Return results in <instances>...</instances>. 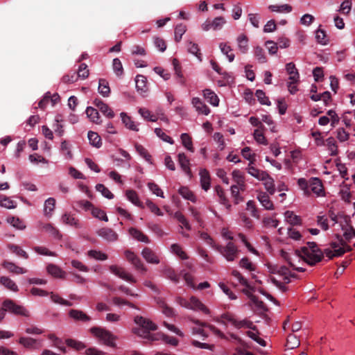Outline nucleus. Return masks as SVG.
<instances>
[{
  "mask_svg": "<svg viewBox=\"0 0 355 355\" xmlns=\"http://www.w3.org/2000/svg\"><path fill=\"white\" fill-rule=\"evenodd\" d=\"M187 51L189 53L196 55V58L198 60H200V61L202 60V59H201L202 54L200 52V49L197 44L193 43L191 41H189L187 43Z\"/></svg>",
  "mask_w": 355,
  "mask_h": 355,
  "instance_id": "nucleus-30",
  "label": "nucleus"
},
{
  "mask_svg": "<svg viewBox=\"0 0 355 355\" xmlns=\"http://www.w3.org/2000/svg\"><path fill=\"white\" fill-rule=\"evenodd\" d=\"M211 21L212 29L214 31L220 30L222 28L224 24H225L226 21L223 17H216Z\"/></svg>",
  "mask_w": 355,
  "mask_h": 355,
  "instance_id": "nucleus-62",
  "label": "nucleus"
},
{
  "mask_svg": "<svg viewBox=\"0 0 355 355\" xmlns=\"http://www.w3.org/2000/svg\"><path fill=\"white\" fill-rule=\"evenodd\" d=\"M141 255L148 263L153 264H158L159 263L158 256L149 248H144L141 252Z\"/></svg>",
  "mask_w": 355,
  "mask_h": 355,
  "instance_id": "nucleus-11",
  "label": "nucleus"
},
{
  "mask_svg": "<svg viewBox=\"0 0 355 355\" xmlns=\"http://www.w3.org/2000/svg\"><path fill=\"white\" fill-rule=\"evenodd\" d=\"M2 266L8 271L15 274H24L26 272V270L19 266H17L15 263L8 261H4L2 263Z\"/></svg>",
  "mask_w": 355,
  "mask_h": 355,
  "instance_id": "nucleus-20",
  "label": "nucleus"
},
{
  "mask_svg": "<svg viewBox=\"0 0 355 355\" xmlns=\"http://www.w3.org/2000/svg\"><path fill=\"white\" fill-rule=\"evenodd\" d=\"M129 233L134 239H137L139 241L144 242L146 243H150L148 237L146 235H145L141 231L135 227H130L129 229Z\"/></svg>",
  "mask_w": 355,
  "mask_h": 355,
  "instance_id": "nucleus-19",
  "label": "nucleus"
},
{
  "mask_svg": "<svg viewBox=\"0 0 355 355\" xmlns=\"http://www.w3.org/2000/svg\"><path fill=\"white\" fill-rule=\"evenodd\" d=\"M97 234L108 242H113L118 239V234L109 227L101 228L97 231Z\"/></svg>",
  "mask_w": 355,
  "mask_h": 355,
  "instance_id": "nucleus-8",
  "label": "nucleus"
},
{
  "mask_svg": "<svg viewBox=\"0 0 355 355\" xmlns=\"http://www.w3.org/2000/svg\"><path fill=\"white\" fill-rule=\"evenodd\" d=\"M186 32V26L180 24L175 28V40L178 42L181 40L182 35Z\"/></svg>",
  "mask_w": 355,
  "mask_h": 355,
  "instance_id": "nucleus-58",
  "label": "nucleus"
},
{
  "mask_svg": "<svg viewBox=\"0 0 355 355\" xmlns=\"http://www.w3.org/2000/svg\"><path fill=\"white\" fill-rule=\"evenodd\" d=\"M126 197L134 205L137 206H140V202L139 200V197L136 191L133 190H128L126 191Z\"/></svg>",
  "mask_w": 355,
  "mask_h": 355,
  "instance_id": "nucleus-59",
  "label": "nucleus"
},
{
  "mask_svg": "<svg viewBox=\"0 0 355 355\" xmlns=\"http://www.w3.org/2000/svg\"><path fill=\"white\" fill-rule=\"evenodd\" d=\"M8 248L12 253H15L24 259L28 258V254L18 245L15 244H8Z\"/></svg>",
  "mask_w": 355,
  "mask_h": 355,
  "instance_id": "nucleus-41",
  "label": "nucleus"
},
{
  "mask_svg": "<svg viewBox=\"0 0 355 355\" xmlns=\"http://www.w3.org/2000/svg\"><path fill=\"white\" fill-rule=\"evenodd\" d=\"M286 221L292 225H301L302 219L299 216L295 215L293 211H286L284 214Z\"/></svg>",
  "mask_w": 355,
  "mask_h": 355,
  "instance_id": "nucleus-26",
  "label": "nucleus"
},
{
  "mask_svg": "<svg viewBox=\"0 0 355 355\" xmlns=\"http://www.w3.org/2000/svg\"><path fill=\"white\" fill-rule=\"evenodd\" d=\"M90 331L92 334L102 340L105 345L111 347H116V343L114 341L116 339V337L110 331L101 327H94L90 329Z\"/></svg>",
  "mask_w": 355,
  "mask_h": 355,
  "instance_id": "nucleus-2",
  "label": "nucleus"
},
{
  "mask_svg": "<svg viewBox=\"0 0 355 355\" xmlns=\"http://www.w3.org/2000/svg\"><path fill=\"white\" fill-rule=\"evenodd\" d=\"M50 297L51 300L56 304H60L64 306H72V303L68 300H64L61 297H60L58 295L53 293L51 292L50 293Z\"/></svg>",
  "mask_w": 355,
  "mask_h": 355,
  "instance_id": "nucleus-50",
  "label": "nucleus"
},
{
  "mask_svg": "<svg viewBox=\"0 0 355 355\" xmlns=\"http://www.w3.org/2000/svg\"><path fill=\"white\" fill-rule=\"evenodd\" d=\"M139 113L144 119L149 120L150 121L155 122L157 120V117L155 115L152 114L150 110H148L146 108H139Z\"/></svg>",
  "mask_w": 355,
  "mask_h": 355,
  "instance_id": "nucleus-51",
  "label": "nucleus"
},
{
  "mask_svg": "<svg viewBox=\"0 0 355 355\" xmlns=\"http://www.w3.org/2000/svg\"><path fill=\"white\" fill-rule=\"evenodd\" d=\"M200 177V184L202 187V189L205 191H207L210 188V175L209 171L205 169H201L199 173Z\"/></svg>",
  "mask_w": 355,
  "mask_h": 355,
  "instance_id": "nucleus-18",
  "label": "nucleus"
},
{
  "mask_svg": "<svg viewBox=\"0 0 355 355\" xmlns=\"http://www.w3.org/2000/svg\"><path fill=\"white\" fill-rule=\"evenodd\" d=\"M62 220L64 224L69 225L75 227L76 228H79L80 227L78 223V220L70 214H64L62 216Z\"/></svg>",
  "mask_w": 355,
  "mask_h": 355,
  "instance_id": "nucleus-29",
  "label": "nucleus"
},
{
  "mask_svg": "<svg viewBox=\"0 0 355 355\" xmlns=\"http://www.w3.org/2000/svg\"><path fill=\"white\" fill-rule=\"evenodd\" d=\"M342 230L344 232L343 236L346 241H350L353 237L355 238V229L351 224V220L349 217H345V224H341Z\"/></svg>",
  "mask_w": 355,
  "mask_h": 355,
  "instance_id": "nucleus-6",
  "label": "nucleus"
},
{
  "mask_svg": "<svg viewBox=\"0 0 355 355\" xmlns=\"http://www.w3.org/2000/svg\"><path fill=\"white\" fill-rule=\"evenodd\" d=\"M312 191L317 196H320L324 192L322 181L318 178H312L309 181V192Z\"/></svg>",
  "mask_w": 355,
  "mask_h": 355,
  "instance_id": "nucleus-12",
  "label": "nucleus"
},
{
  "mask_svg": "<svg viewBox=\"0 0 355 355\" xmlns=\"http://www.w3.org/2000/svg\"><path fill=\"white\" fill-rule=\"evenodd\" d=\"M0 283L12 291L17 292L18 291L16 284L7 277H1L0 278Z\"/></svg>",
  "mask_w": 355,
  "mask_h": 355,
  "instance_id": "nucleus-34",
  "label": "nucleus"
},
{
  "mask_svg": "<svg viewBox=\"0 0 355 355\" xmlns=\"http://www.w3.org/2000/svg\"><path fill=\"white\" fill-rule=\"evenodd\" d=\"M47 272L55 277L62 278V270L56 265L49 264L46 268Z\"/></svg>",
  "mask_w": 355,
  "mask_h": 355,
  "instance_id": "nucleus-37",
  "label": "nucleus"
},
{
  "mask_svg": "<svg viewBox=\"0 0 355 355\" xmlns=\"http://www.w3.org/2000/svg\"><path fill=\"white\" fill-rule=\"evenodd\" d=\"M87 255L96 260L104 261L107 259V255L101 251L91 250L88 251Z\"/></svg>",
  "mask_w": 355,
  "mask_h": 355,
  "instance_id": "nucleus-48",
  "label": "nucleus"
},
{
  "mask_svg": "<svg viewBox=\"0 0 355 355\" xmlns=\"http://www.w3.org/2000/svg\"><path fill=\"white\" fill-rule=\"evenodd\" d=\"M250 300L255 305V306L259 311L261 312L267 311V307L264 302H262L261 300H259L257 296L250 295Z\"/></svg>",
  "mask_w": 355,
  "mask_h": 355,
  "instance_id": "nucleus-57",
  "label": "nucleus"
},
{
  "mask_svg": "<svg viewBox=\"0 0 355 355\" xmlns=\"http://www.w3.org/2000/svg\"><path fill=\"white\" fill-rule=\"evenodd\" d=\"M306 245V246L302 247L300 250H296L295 254L297 257L302 258L310 266H314L321 261L324 254L329 259L336 257L334 250L327 248L322 252L315 242H307Z\"/></svg>",
  "mask_w": 355,
  "mask_h": 355,
  "instance_id": "nucleus-1",
  "label": "nucleus"
},
{
  "mask_svg": "<svg viewBox=\"0 0 355 355\" xmlns=\"http://www.w3.org/2000/svg\"><path fill=\"white\" fill-rule=\"evenodd\" d=\"M69 315L75 321L88 322L91 320V318L83 311L78 309H71L69 311Z\"/></svg>",
  "mask_w": 355,
  "mask_h": 355,
  "instance_id": "nucleus-15",
  "label": "nucleus"
},
{
  "mask_svg": "<svg viewBox=\"0 0 355 355\" xmlns=\"http://www.w3.org/2000/svg\"><path fill=\"white\" fill-rule=\"evenodd\" d=\"M261 180L264 182L263 184L267 191L270 195H273L275 191L273 179L268 174V177L266 179Z\"/></svg>",
  "mask_w": 355,
  "mask_h": 355,
  "instance_id": "nucleus-43",
  "label": "nucleus"
},
{
  "mask_svg": "<svg viewBox=\"0 0 355 355\" xmlns=\"http://www.w3.org/2000/svg\"><path fill=\"white\" fill-rule=\"evenodd\" d=\"M193 323L202 327H208L213 334L216 335L217 336L220 337L222 339L225 340H229L228 337L225 336L221 331H220L218 329H217L214 325L207 324L206 322H202L197 319H191V320Z\"/></svg>",
  "mask_w": 355,
  "mask_h": 355,
  "instance_id": "nucleus-13",
  "label": "nucleus"
},
{
  "mask_svg": "<svg viewBox=\"0 0 355 355\" xmlns=\"http://www.w3.org/2000/svg\"><path fill=\"white\" fill-rule=\"evenodd\" d=\"M96 189L101 192V194L107 199H112L114 198L112 193L103 184H96Z\"/></svg>",
  "mask_w": 355,
  "mask_h": 355,
  "instance_id": "nucleus-54",
  "label": "nucleus"
},
{
  "mask_svg": "<svg viewBox=\"0 0 355 355\" xmlns=\"http://www.w3.org/2000/svg\"><path fill=\"white\" fill-rule=\"evenodd\" d=\"M120 115L123 123L125 125L127 128L134 131L139 130L135 122L132 121L131 118L128 116L125 112H121Z\"/></svg>",
  "mask_w": 355,
  "mask_h": 355,
  "instance_id": "nucleus-27",
  "label": "nucleus"
},
{
  "mask_svg": "<svg viewBox=\"0 0 355 355\" xmlns=\"http://www.w3.org/2000/svg\"><path fill=\"white\" fill-rule=\"evenodd\" d=\"M286 71L290 75L289 80L293 82H297L300 78V75L295 65L293 62H289L286 66Z\"/></svg>",
  "mask_w": 355,
  "mask_h": 355,
  "instance_id": "nucleus-21",
  "label": "nucleus"
},
{
  "mask_svg": "<svg viewBox=\"0 0 355 355\" xmlns=\"http://www.w3.org/2000/svg\"><path fill=\"white\" fill-rule=\"evenodd\" d=\"M300 345V341L295 336L290 335L287 338L286 346L288 349H295Z\"/></svg>",
  "mask_w": 355,
  "mask_h": 355,
  "instance_id": "nucleus-64",
  "label": "nucleus"
},
{
  "mask_svg": "<svg viewBox=\"0 0 355 355\" xmlns=\"http://www.w3.org/2000/svg\"><path fill=\"white\" fill-rule=\"evenodd\" d=\"M3 306L5 311H8L15 315L29 317V312L22 306L17 304L13 300L7 299L3 301Z\"/></svg>",
  "mask_w": 355,
  "mask_h": 355,
  "instance_id": "nucleus-4",
  "label": "nucleus"
},
{
  "mask_svg": "<svg viewBox=\"0 0 355 355\" xmlns=\"http://www.w3.org/2000/svg\"><path fill=\"white\" fill-rule=\"evenodd\" d=\"M257 200L266 210H273L274 205L268 195L264 192H260L257 197Z\"/></svg>",
  "mask_w": 355,
  "mask_h": 355,
  "instance_id": "nucleus-16",
  "label": "nucleus"
},
{
  "mask_svg": "<svg viewBox=\"0 0 355 355\" xmlns=\"http://www.w3.org/2000/svg\"><path fill=\"white\" fill-rule=\"evenodd\" d=\"M112 68L114 72L117 76H121L123 73V68L121 60L119 58H114L112 62Z\"/></svg>",
  "mask_w": 355,
  "mask_h": 355,
  "instance_id": "nucleus-49",
  "label": "nucleus"
},
{
  "mask_svg": "<svg viewBox=\"0 0 355 355\" xmlns=\"http://www.w3.org/2000/svg\"><path fill=\"white\" fill-rule=\"evenodd\" d=\"M204 97L207 99L208 102L214 105L218 106L219 103V99L217 95L212 92L211 89H206L203 91Z\"/></svg>",
  "mask_w": 355,
  "mask_h": 355,
  "instance_id": "nucleus-24",
  "label": "nucleus"
},
{
  "mask_svg": "<svg viewBox=\"0 0 355 355\" xmlns=\"http://www.w3.org/2000/svg\"><path fill=\"white\" fill-rule=\"evenodd\" d=\"M92 214L93 215L94 217L96 218L104 220L105 222L108 221V218L105 212L98 208L93 207V208L92 209Z\"/></svg>",
  "mask_w": 355,
  "mask_h": 355,
  "instance_id": "nucleus-56",
  "label": "nucleus"
},
{
  "mask_svg": "<svg viewBox=\"0 0 355 355\" xmlns=\"http://www.w3.org/2000/svg\"><path fill=\"white\" fill-rule=\"evenodd\" d=\"M255 96L261 104L266 105H270V101H269L268 98L266 96V94L263 90H257Z\"/></svg>",
  "mask_w": 355,
  "mask_h": 355,
  "instance_id": "nucleus-55",
  "label": "nucleus"
},
{
  "mask_svg": "<svg viewBox=\"0 0 355 355\" xmlns=\"http://www.w3.org/2000/svg\"><path fill=\"white\" fill-rule=\"evenodd\" d=\"M42 229L55 238L61 237L59 230L53 227L51 223L43 225Z\"/></svg>",
  "mask_w": 355,
  "mask_h": 355,
  "instance_id": "nucleus-42",
  "label": "nucleus"
},
{
  "mask_svg": "<svg viewBox=\"0 0 355 355\" xmlns=\"http://www.w3.org/2000/svg\"><path fill=\"white\" fill-rule=\"evenodd\" d=\"M86 114L90 120L96 124L101 123V117L98 110L92 107H87L86 109Z\"/></svg>",
  "mask_w": 355,
  "mask_h": 355,
  "instance_id": "nucleus-22",
  "label": "nucleus"
},
{
  "mask_svg": "<svg viewBox=\"0 0 355 355\" xmlns=\"http://www.w3.org/2000/svg\"><path fill=\"white\" fill-rule=\"evenodd\" d=\"M215 250L220 253L228 261H233L238 257L239 250L232 242H229L225 246L216 245Z\"/></svg>",
  "mask_w": 355,
  "mask_h": 355,
  "instance_id": "nucleus-3",
  "label": "nucleus"
},
{
  "mask_svg": "<svg viewBox=\"0 0 355 355\" xmlns=\"http://www.w3.org/2000/svg\"><path fill=\"white\" fill-rule=\"evenodd\" d=\"M220 49L222 53L227 55L230 62H232L234 59V54L232 52V49L227 44L221 43Z\"/></svg>",
  "mask_w": 355,
  "mask_h": 355,
  "instance_id": "nucleus-46",
  "label": "nucleus"
},
{
  "mask_svg": "<svg viewBox=\"0 0 355 355\" xmlns=\"http://www.w3.org/2000/svg\"><path fill=\"white\" fill-rule=\"evenodd\" d=\"M110 270L111 272L118 276L119 278L129 282L130 283H135L136 279L130 274L127 273L125 270L121 267H119L115 265H112L110 266Z\"/></svg>",
  "mask_w": 355,
  "mask_h": 355,
  "instance_id": "nucleus-5",
  "label": "nucleus"
},
{
  "mask_svg": "<svg viewBox=\"0 0 355 355\" xmlns=\"http://www.w3.org/2000/svg\"><path fill=\"white\" fill-rule=\"evenodd\" d=\"M174 216L187 230H190L191 229L188 220L181 212L176 211Z\"/></svg>",
  "mask_w": 355,
  "mask_h": 355,
  "instance_id": "nucleus-63",
  "label": "nucleus"
},
{
  "mask_svg": "<svg viewBox=\"0 0 355 355\" xmlns=\"http://www.w3.org/2000/svg\"><path fill=\"white\" fill-rule=\"evenodd\" d=\"M171 248L172 252L178 256L180 259L186 260L189 258L186 252L182 249L180 245L177 243L172 244Z\"/></svg>",
  "mask_w": 355,
  "mask_h": 355,
  "instance_id": "nucleus-39",
  "label": "nucleus"
},
{
  "mask_svg": "<svg viewBox=\"0 0 355 355\" xmlns=\"http://www.w3.org/2000/svg\"><path fill=\"white\" fill-rule=\"evenodd\" d=\"M178 162L182 169L191 178L192 176V173L189 166V160L184 153H182L178 155Z\"/></svg>",
  "mask_w": 355,
  "mask_h": 355,
  "instance_id": "nucleus-17",
  "label": "nucleus"
},
{
  "mask_svg": "<svg viewBox=\"0 0 355 355\" xmlns=\"http://www.w3.org/2000/svg\"><path fill=\"white\" fill-rule=\"evenodd\" d=\"M146 78L143 75H137L135 79L136 87L138 91L146 92L147 90L146 87Z\"/></svg>",
  "mask_w": 355,
  "mask_h": 355,
  "instance_id": "nucleus-31",
  "label": "nucleus"
},
{
  "mask_svg": "<svg viewBox=\"0 0 355 355\" xmlns=\"http://www.w3.org/2000/svg\"><path fill=\"white\" fill-rule=\"evenodd\" d=\"M0 206L7 209H13L16 207V202L8 197L4 196L0 198Z\"/></svg>",
  "mask_w": 355,
  "mask_h": 355,
  "instance_id": "nucleus-61",
  "label": "nucleus"
},
{
  "mask_svg": "<svg viewBox=\"0 0 355 355\" xmlns=\"http://www.w3.org/2000/svg\"><path fill=\"white\" fill-rule=\"evenodd\" d=\"M55 206V200L53 198H49L44 202V215L50 217L51 212L53 211Z\"/></svg>",
  "mask_w": 355,
  "mask_h": 355,
  "instance_id": "nucleus-32",
  "label": "nucleus"
},
{
  "mask_svg": "<svg viewBox=\"0 0 355 355\" xmlns=\"http://www.w3.org/2000/svg\"><path fill=\"white\" fill-rule=\"evenodd\" d=\"M65 343L69 347L73 348L78 351L82 350L86 347L85 345L83 343L71 338H67L65 340Z\"/></svg>",
  "mask_w": 355,
  "mask_h": 355,
  "instance_id": "nucleus-38",
  "label": "nucleus"
},
{
  "mask_svg": "<svg viewBox=\"0 0 355 355\" xmlns=\"http://www.w3.org/2000/svg\"><path fill=\"white\" fill-rule=\"evenodd\" d=\"M37 340L30 337H21L19 340V343L22 345L26 348H35V345Z\"/></svg>",
  "mask_w": 355,
  "mask_h": 355,
  "instance_id": "nucleus-40",
  "label": "nucleus"
},
{
  "mask_svg": "<svg viewBox=\"0 0 355 355\" xmlns=\"http://www.w3.org/2000/svg\"><path fill=\"white\" fill-rule=\"evenodd\" d=\"M179 193L184 198L191 200V202L196 201V197L194 194L187 187H182L179 189Z\"/></svg>",
  "mask_w": 355,
  "mask_h": 355,
  "instance_id": "nucleus-45",
  "label": "nucleus"
},
{
  "mask_svg": "<svg viewBox=\"0 0 355 355\" xmlns=\"http://www.w3.org/2000/svg\"><path fill=\"white\" fill-rule=\"evenodd\" d=\"M94 105L108 119H112L114 116V112L101 99L96 98L94 101Z\"/></svg>",
  "mask_w": 355,
  "mask_h": 355,
  "instance_id": "nucleus-9",
  "label": "nucleus"
},
{
  "mask_svg": "<svg viewBox=\"0 0 355 355\" xmlns=\"http://www.w3.org/2000/svg\"><path fill=\"white\" fill-rule=\"evenodd\" d=\"M87 137L90 144L96 148H100L101 146L102 142L101 137L96 132L89 131L88 132Z\"/></svg>",
  "mask_w": 355,
  "mask_h": 355,
  "instance_id": "nucleus-33",
  "label": "nucleus"
},
{
  "mask_svg": "<svg viewBox=\"0 0 355 355\" xmlns=\"http://www.w3.org/2000/svg\"><path fill=\"white\" fill-rule=\"evenodd\" d=\"M7 222L18 230H21L26 228V225L24 221L19 219V218L15 216L8 217L7 218Z\"/></svg>",
  "mask_w": 355,
  "mask_h": 355,
  "instance_id": "nucleus-35",
  "label": "nucleus"
},
{
  "mask_svg": "<svg viewBox=\"0 0 355 355\" xmlns=\"http://www.w3.org/2000/svg\"><path fill=\"white\" fill-rule=\"evenodd\" d=\"M79 76H78L76 71H71L64 75L62 77V80L64 83L70 84L76 82Z\"/></svg>",
  "mask_w": 355,
  "mask_h": 355,
  "instance_id": "nucleus-60",
  "label": "nucleus"
},
{
  "mask_svg": "<svg viewBox=\"0 0 355 355\" xmlns=\"http://www.w3.org/2000/svg\"><path fill=\"white\" fill-rule=\"evenodd\" d=\"M164 275L175 284H178L180 282L179 276L173 268H166L164 270Z\"/></svg>",
  "mask_w": 355,
  "mask_h": 355,
  "instance_id": "nucleus-53",
  "label": "nucleus"
},
{
  "mask_svg": "<svg viewBox=\"0 0 355 355\" xmlns=\"http://www.w3.org/2000/svg\"><path fill=\"white\" fill-rule=\"evenodd\" d=\"M98 92L103 96L107 97L110 94V88L108 82L103 78L99 79L98 81Z\"/></svg>",
  "mask_w": 355,
  "mask_h": 355,
  "instance_id": "nucleus-25",
  "label": "nucleus"
},
{
  "mask_svg": "<svg viewBox=\"0 0 355 355\" xmlns=\"http://www.w3.org/2000/svg\"><path fill=\"white\" fill-rule=\"evenodd\" d=\"M238 47L242 53H245L248 50V40L245 35H240L237 37Z\"/></svg>",
  "mask_w": 355,
  "mask_h": 355,
  "instance_id": "nucleus-28",
  "label": "nucleus"
},
{
  "mask_svg": "<svg viewBox=\"0 0 355 355\" xmlns=\"http://www.w3.org/2000/svg\"><path fill=\"white\" fill-rule=\"evenodd\" d=\"M188 309L194 311H200L205 314L209 313V310L195 296L191 297L189 301Z\"/></svg>",
  "mask_w": 355,
  "mask_h": 355,
  "instance_id": "nucleus-10",
  "label": "nucleus"
},
{
  "mask_svg": "<svg viewBox=\"0 0 355 355\" xmlns=\"http://www.w3.org/2000/svg\"><path fill=\"white\" fill-rule=\"evenodd\" d=\"M326 144L329 150L331 152V156H336L338 154V146L336 141L333 137H329L326 140Z\"/></svg>",
  "mask_w": 355,
  "mask_h": 355,
  "instance_id": "nucleus-47",
  "label": "nucleus"
},
{
  "mask_svg": "<svg viewBox=\"0 0 355 355\" xmlns=\"http://www.w3.org/2000/svg\"><path fill=\"white\" fill-rule=\"evenodd\" d=\"M134 320L137 324L148 331H155L157 329V326L154 322L142 316L137 315L135 318Z\"/></svg>",
  "mask_w": 355,
  "mask_h": 355,
  "instance_id": "nucleus-7",
  "label": "nucleus"
},
{
  "mask_svg": "<svg viewBox=\"0 0 355 355\" xmlns=\"http://www.w3.org/2000/svg\"><path fill=\"white\" fill-rule=\"evenodd\" d=\"M232 275L235 277L239 282V283L245 286L246 288L253 291V288L250 286V284L248 282V280L243 277V275L236 270H234L232 272Z\"/></svg>",
  "mask_w": 355,
  "mask_h": 355,
  "instance_id": "nucleus-52",
  "label": "nucleus"
},
{
  "mask_svg": "<svg viewBox=\"0 0 355 355\" xmlns=\"http://www.w3.org/2000/svg\"><path fill=\"white\" fill-rule=\"evenodd\" d=\"M248 172L252 176L254 177L259 180H264L268 177V173L263 171H261L254 166H249L248 168Z\"/></svg>",
  "mask_w": 355,
  "mask_h": 355,
  "instance_id": "nucleus-23",
  "label": "nucleus"
},
{
  "mask_svg": "<svg viewBox=\"0 0 355 355\" xmlns=\"http://www.w3.org/2000/svg\"><path fill=\"white\" fill-rule=\"evenodd\" d=\"M180 138L182 145L189 151L193 152L194 148L193 147L191 137L187 133H182Z\"/></svg>",
  "mask_w": 355,
  "mask_h": 355,
  "instance_id": "nucleus-36",
  "label": "nucleus"
},
{
  "mask_svg": "<svg viewBox=\"0 0 355 355\" xmlns=\"http://www.w3.org/2000/svg\"><path fill=\"white\" fill-rule=\"evenodd\" d=\"M235 322L234 327L237 329H241L242 327H246L252 330H257L256 326H254L252 321L248 320L247 319L238 321L236 320Z\"/></svg>",
  "mask_w": 355,
  "mask_h": 355,
  "instance_id": "nucleus-44",
  "label": "nucleus"
},
{
  "mask_svg": "<svg viewBox=\"0 0 355 355\" xmlns=\"http://www.w3.org/2000/svg\"><path fill=\"white\" fill-rule=\"evenodd\" d=\"M192 104L199 114H202L205 115H208L209 114L210 109L199 98H193Z\"/></svg>",
  "mask_w": 355,
  "mask_h": 355,
  "instance_id": "nucleus-14",
  "label": "nucleus"
}]
</instances>
